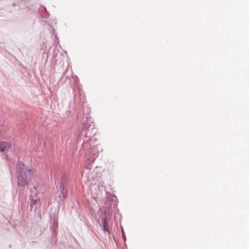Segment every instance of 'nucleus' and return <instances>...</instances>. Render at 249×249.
<instances>
[{
    "label": "nucleus",
    "mask_w": 249,
    "mask_h": 249,
    "mask_svg": "<svg viewBox=\"0 0 249 249\" xmlns=\"http://www.w3.org/2000/svg\"><path fill=\"white\" fill-rule=\"evenodd\" d=\"M11 147V143L7 142H0V152L8 151Z\"/></svg>",
    "instance_id": "nucleus-2"
},
{
    "label": "nucleus",
    "mask_w": 249,
    "mask_h": 249,
    "mask_svg": "<svg viewBox=\"0 0 249 249\" xmlns=\"http://www.w3.org/2000/svg\"><path fill=\"white\" fill-rule=\"evenodd\" d=\"M36 203V200H35V199L31 200V207H33Z\"/></svg>",
    "instance_id": "nucleus-3"
},
{
    "label": "nucleus",
    "mask_w": 249,
    "mask_h": 249,
    "mask_svg": "<svg viewBox=\"0 0 249 249\" xmlns=\"http://www.w3.org/2000/svg\"><path fill=\"white\" fill-rule=\"evenodd\" d=\"M35 170L27 167L22 168L18 176V185L21 187L28 186L32 181Z\"/></svg>",
    "instance_id": "nucleus-1"
}]
</instances>
